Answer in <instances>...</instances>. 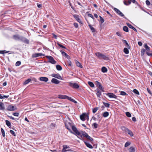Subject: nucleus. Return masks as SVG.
<instances>
[{
    "label": "nucleus",
    "mask_w": 152,
    "mask_h": 152,
    "mask_svg": "<svg viewBox=\"0 0 152 152\" xmlns=\"http://www.w3.org/2000/svg\"><path fill=\"white\" fill-rule=\"evenodd\" d=\"M12 38L16 40L20 41L27 44L29 43V41L28 39L23 37L20 36L19 35L17 34L13 35Z\"/></svg>",
    "instance_id": "nucleus-1"
},
{
    "label": "nucleus",
    "mask_w": 152,
    "mask_h": 152,
    "mask_svg": "<svg viewBox=\"0 0 152 152\" xmlns=\"http://www.w3.org/2000/svg\"><path fill=\"white\" fill-rule=\"evenodd\" d=\"M150 51V48H145V49H142L141 50V55L143 56L145 53L149 56L152 57V53H149Z\"/></svg>",
    "instance_id": "nucleus-2"
},
{
    "label": "nucleus",
    "mask_w": 152,
    "mask_h": 152,
    "mask_svg": "<svg viewBox=\"0 0 152 152\" xmlns=\"http://www.w3.org/2000/svg\"><path fill=\"white\" fill-rule=\"evenodd\" d=\"M95 54L99 58H102L106 60L107 58V57H106V56L100 53H95Z\"/></svg>",
    "instance_id": "nucleus-3"
},
{
    "label": "nucleus",
    "mask_w": 152,
    "mask_h": 152,
    "mask_svg": "<svg viewBox=\"0 0 152 152\" xmlns=\"http://www.w3.org/2000/svg\"><path fill=\"white\" fill-rule=\"evenodd\" d=\"M65 125L66 128L71 133H73L71 130V128H72V127L73 126L72 124L71 123L68 122L65 123Z\"/></svg>",
    "instance_id": "nucleus-4"
},
{
    "label": "nucleus",
    "mask_w": 152,
    "mask_h": 152,
    "mask_svg": "<svg viewBox=\"0 0 152 152\" xmlns=\"http://www.w3.org/2000/svg\"><path fill=\"white\" fill-rule=\"evenodd\" d=\"M46 57L48 59L49 62L52 64H55L56 61L54 60L53 58L50 56H46Z\"/></svg>",
    "instance_id": "nucleus-5"
},
{
    "label": "nucleus",
    "mask_w": 152,
    "mask_h": 152,
    "mask_svg": "<svg viewBox=\"0 0 152 152\" xmlns=\"http://www.w3.org/2000/svg\"><path fill=\"white\" fill-rule=\"evenodd\" d=\"M114 10L118 14V15L123 18H124V15L118 9L116 8H114Z\"/></svg>",
    "instance_id": "nucleus-6"
},
{
    "label": "nucleus",
    "mask_w": 152,
    "mask_h": 152,
    "mask_svg": "<svg viewBox=\"0 0 152 152\" xmlns=\"http://www.w3.org/2000/svg\"><path fill=\"white\" fill-rule=\"evenodd\" d=\"M72 129L73 130V131L75 132V133H72L75 134H76L77 135H80V133L77 130V128L74 126H73L72 127Z\"/></svg>",
    "instance_id": "nucleus-7"
},
{
    "label": "nucleus",
    "mask_w": 152,
    "mask_h": 152,
    "mask_svg": "<svg viewBox=\"0 0 152 152\" xmlns=\"http://www.w3.org/2000/svg\"><path fill=\"white\" fill-rule=\"evenodd\" d=\"M16 108L15 106L12 105H10L8 106L7 108V110L9 111H14L16 109Z\"/></svg>",
    "instance_id": "nucleus-8"
},
{
    "label": "nucleus",
    "mask_w": 152,
    "mask_h": 152,
    "mask_svg": "<svg viewBox=\"0 0 152 152\" xmlns=\"http://www.w3.org/2000/svg\"><path fill=\"white\" fill-rule=\"evenodd\" d=\"M51 76L53 77L58 78L59 79H62V77L59 74H53L51 75Z\"/></svg>",
    "instance_id": "nucleus-9"
},
{
    "label": "nucleus",
    "mask_w": 152,
    "mask_h": 152,
    "mask_svg": "<svg viewBox=\"0 0 152 152\" xmlns=\"http://www.w3.org/2000/svg\"><path fill=\"white\" fill-rule=\"evenodd\" d=\"M69 85L74 88H78L79 87V86L78 84L76 83H69Z\"/></svg>",
    "instance_id": "nucleus-10"
},
{
    "label": "nucleus",
    "mask_w": 152,
    "mask_h": 152,
    "mask_svg": "<svg viewBox=\"0 0 152 152\" xmlns=\"http://www.w3.org/2000/svg\"><path fill=\"white\" fill-rule=\"evenodd\" d=\"M39 80L41 81L46 82L48 81V79L45 77H41L39 78Z\"/></svg>",
    "instance_id": "nucleus-11"
},
{
    "label": "nucleus",
    "mask_w": 152,
    "mask_h": 152,
    "mask_svg": "<svg viewBox=\"0 0 152 152\" xmlns=\"http://www.w3.org/2000/svg\"><path fill=\"white\" fill-rule=\"evenodd\" d=\"M45 55L44 54H43L42 53H35L32 55V57H38L40 56H44Z\"/></svg>",
    "instance_id": "nucleus-12"
},
{
    "label": "nucleus",
    "mask_w": 152,
    "mask_h": 152,
    "mask_svg": "<svg viewBox=\"0 0 152 152\" xmlns=\"http://www.w3.org/2000/svg\"><path fill=\"white\" fill-rule=\"evenodd\" d=\"M107 95L110 98H116L117 96L113 93H108Z\"/></svg>",
    "instance_id": "nucleus-13"
},
{
    "label": "nucleus",
    "mask_w": 152,
    "mask_h": 152,
    "mask_svg": "<svg viewBox=\"0 0 152 152\" xmlns=\"http://www.w3.org/2000/svg\"><path fill=\"white\" fill-rule=\"evenodd\" d=\"M74 17L78 22L80 23H82V21L79 18V16L78 15H74Z\"/></svg>",
    "instance_id": "nucleus-14"
},
{
    "label": "nucleus",
    "mask_w": 152,
    "mask_h": 152,
    "mask_svg": "<svg viewBox=\"0 0 152 152\" xmlns=\"http://www.w3.org/2000/svg\"><path fill=\"white\" fill-rule=\"evenodd\" d=\"M51 82L55 84H58L59 83L60 81L56 79L53 78L51 80Z\"/></svg>",
    "instance_id": "nucleus-15"
},
{
    "label": "nucleus",
    "mask_w": 152,
    "mask_h": 152,
    "mask_svg": "<svg viewBox=\"0 0 152 152\" xmlns=\"http://www.w3.org/2000/svg\"><path fill=\"white\" fill-rule=\"evenodd\" d=\"M69 147L67 145H64L63 146V149H62V151L65 152L66 151V149L69 148Z\"/></svg>",
    "instance_id": "nucleus-16"
},
{
    "label": "nucleus",
    "mask_w": 152,
    "mask_h": 152,
    "mask_svg": "<svg viewBox=\"0 0 152 152\" xmlns=\"http://www.w3.org/2000/svg\"><path fill=\"white\" fill-rule=\"evenodd\" d=\"M86 114H83L81 115L80 116V119L82 121H84L85 120V116H86Z\"/></svg>",
    "instance_id": "nucleus-17"
},
{
    "label": "nucleus",
    "mask_w": 152,
    "mask_h": 152,
    "mask_svg": "<svg viewBox=\"0 0 152 152\" xmlns=\"http://www.w3.org/2000/svg\"><path fill=\"white\" fill-rule=\"evenodd\" d=\"M5 109V107L4 104L1 102H0V110H4Z\"/></svg>",
    "instance_id": "nucleus-18"
},
{
    "label": "nucleus",
    "mask_w": 152,
    "mask_h": 152,
    "mask_svg": "<svg viewBox=\"0 0 152 152\" xmlns=\"http://www.w3.org/2000/svg\"><path fill=\"white\" fill-rule=\"evenodd\" d=\"M84 142L88 147L90 148H93V147L92 145L89 143L85 141H84Z\"/></svg>",
    "instance_id": "nucleus-19"
},
{
    "label": "nucleus",
    "mask_w": 152,
    "mask_h": 152,
    "mask_svg": "<svg viewBox=\"0 0 152 152\" xmlns=\"http://www.w3.org/2000/svg\"><path fill=\"white\" fill-rule=\"evenodd\" d=\"M61 54L63 56H65L66 58H67L68 59L69 58V56L67 55L66 53L65 52L62 51L61 52Z\"/></svg>",
    "instance_id": "nucleus-20"
},
{
    "label": "nucleus",
    "mask_w": 152,
    "mask_h": 152,
    "mask_svg": "<svg viewBox=\"0 0 152 152\" xmlns=\"http://www.w3.org/2000/svg\"><path fill=\"white\" fill-rule=\"evenodd\" d=\"M129 152H134L135 151V149L134 147L131 146L129 148Z\"/></svg>",
    "instance_id": "nucleus-21"
},
{
    "label": "nucleus",
    "mask_w": 152,
    "mask_h": 152,
    "mask_svg": "<svg viewBox=\"0 0 152 152\" xmlns=\"http://www.w3.org/2000/svg\"><path fill=\"white\" fill-rule=\"evenodd\" d=\"M101 92L99 90H97L96 93V94L98 97H100L101 94Z\"/></svg>",
    "instance_id": "nucleus-22"
},
{
    "label": "nucleus",
    "mask_w": 152,
    "mask_h": 152,
    "mask_svg": "<svg viewBox=\"0 0 152 152\" xmlns=\"http://www.w3.org/2000/svg\"><path fill=\"white\" fill-rule=\"evenodd\" d=\"M67 96L60 95L58 96V98L61 99H66Z\"/></svg>",
    "instance_id": "nucleus-23"
},
{
    "label": "nucleus",
    "mask_w": 152,
    "mask_h": 152,
    "mask_svg": "<svg viewBox=\"0 0 152 152\" xmlns=\"http://www.w3.org/2000/svg\"><path fill=\"white\" fill-rule=\"evenodd\" d=\"M31 79H28L26 80L23 83L24 85H26L28 83L31 81Z\"/></svg>",
    "instance_id": "nucleus-24"
},
{
    "label": "nucleus",
    "mask_w": 152,
    "mask_h": 152,
    "mask_svg": "<svg viewBox=\"0 0 152 152\" xmlns=\"http://www.w3.org/2000/svg\"><path fill=\"white\" fill-rule=\"evenodd\" d=\"M56 68L57 70L59 71H61L62 70V69L61 66L59 65H58L56 66Z\"/></svg>",
    "instance_id": "nucleus-25"
},
{
    "label": "nucleus",
    "mask_w": 152,
    "mask_h": 152,
    "mask_svg": "<svg viewBox=\"0 0 152 152\" xmlns=\"http://www.w3.org/2000/svg\"><path fill=\"white\" fill-rule=\"evenodd\" d=\"M88 26L91 30L93 32H95V30L94 28L92 27L91 26L90 24H89Z\"/></svg>",
    "instance_id": "nucleus-26"
},
{
    "label": "nucleus",
    "mask_w": 152,
    "mask_h": 152,
    "mask_svg": "<svg viewBox=\"0 0 152 152\" xmlns=\"http://www.w3.org/2000/svg\"><path fill=\"white\" fill-rule=\"evenodd\" d=\"M76 64L77 66L78 67H80V68H82L83 66L80 64V63L78 61H76Z\"/></svg>",
    "instance_id": "nucleus-27"
},
{
    "label": "nucleus",
    "mask_w": 152,
    "mask_h": 152,
    "mask_svg": "<svg viewBox=\"0 0 152 152\" xmlns=\"http://www.w3.org/2000/svg\"><path fill=\"white\" fill-rule=\"evenodd\" d=\"M129 134L131 136H133V134L132 132L128 129V131L126 132Z\"/></svg>",
    "instance_id": "nucleus-28"
},
{
    "label": "nucleus",
    "mask_w": 152,
    "mask_h": 152,
    "mask_svg": "<svg viewBox=\"0 0 152 152\" xmlns=\"http://www.w3.org/2000/svg\"><path fill=\"white\" fill-rule=\"evenodd\" d=\"M81 134H82V135L83 137H86L88 135V134L85 132H82Z\"/></svg>",
    "instance_id": "nucleus-29"
},
{
    "label": "nucleus",
    "mask_w": 152,
    "mask_h": 152,
    "mask_svg": "<svg viewBox=\"0 0 152 152\" xmlns=\"http://www.w3.org/2000/svg\"><path fill=\"white\" fill-rule=\"evenodd\" d=\"M102 71L104 73L106 72L107 71V69L105 67H103L102 68Z\"/></svg>",
    "instance_id": "nucleus-30"
},
{
    "label": "nucleus",
    "mask_w": 152,
    "mask_h": 152,
    "mask_svg": "<svg viewBox=\"0 0 152 152\" xmlns=\"http://www.w3.org/2000/svg\"><path fill=\"white\" fill-rule=\"evenodd\" d=\"M123 30L124 31H126V32H129L128 28L126 26H124V27H123Z\"/></svg>",
    "instance_id": "nucleus-31"
},
{
    "label": "nucleus",
    "mask_w": 152,
    "mask_h": 152,
    "mask_svg": "<svg viewBox=\"0 0 152 152\" xmlns=\"http://www.w3.org/2000/svg\"><path fill=\"white\" fill-rule=\"evenodd\" d=\"M122 130L124 131H125L126 132H127L129 129L126 128V127L122 126L121 127Z\"/></svg>",
    "instance_id": "nucleus-32"
},
{
    "label": "nucleus",
    "mask_w": 152,
    "mask_h": 152,
    "mask_svg": "<svg viewBox=\"0 0 152 152\" xmlns=\"http://www.w3.org/2000/svg\"><path fill=\"white\" fill-rule=\"evenodd\" d=\"M124 52L126 54H128L129 53V50L127 48H124Z\"/></svg>",
    "instance_id": "nucleus-33"
},
{
    "label": "nucleus",
    "mask_w": 152,
    "mask_h": 152,
    "mask_svg": "<svg viewBox=\"0 0 152 152\" xmlns=\"http://www.w3.org/2000/svg\"><path fill=\"white\" fill-rule=\"evenodd\" d=\"M109 115V113L108 112H104L103 115V116L104 117L108 116Z\"/></svg>",
    "instance_id": "nucleus-34"
},
{
    "label": "nucleus",
    "mask_w": 152,
    "mask_h": 152,
    "mask_svg": "<svg viewBox=\"0 0 152 152\" xmlns=\"http://www.w3.org/2000/svg\"><path fill=\"white\" fill-rule=\"evenodd\" d=\"M9 51H6V50H0V54H4L6 53H8Z\"/></svg>",
    "instance_id": "nucleus-35"
},
{
    "label": "nucleus",
    "mask_w": 152,
    "mask_h": 152,
    "mask_svg": "<svg viewBox=\"0 0 152 152\" xmlns=\"http://www.w3.org/2000/svg\"><path fill=\"white\" fill-rule=\"evenodd\" d=\"M88 84H89V85L91 87L93 88L94 87V84L92 82H88Z\"/></svg>",
    "instance_id": "nucleus-36"
},
{
    "label": "nucleus",
    "mask_w": 152,
    "mask_h": 152,
    "mask_svg": "<svg viewBox=\"0 0 152 152\" xmlns=\"http://www.w3.org/2000/svg\"><path fill=\"white\" fill-rule=\"evenodd\" d=\"M1 131L2 135L3 136V137H4L5 136V132H4V129L3 128H1Z\"/></svg>",
    "instance_id": "nucleus-37"
},
{
    "label": "nucleus",
    "mask_w": 152,
    "mask_h": 152,
    "mask_svg": "<svg viewBox=\"0 0 152 152\" xmlns=\"http://www.w3.org/2000/svg\"><path fill=\"white\" fill-rule=\"evenodd\" d=\"M86 138L87 139L91 141H93V139L90 136H89L88 135L87 136Z\"/></svg>",
    "instance_id": "nucleus-38"
},
{
    "label": "nucleus",
    "mask_w": 152,
    "mask_h": 152,
    "mask_svg": "<svg viewBox=\"0 0 152 152\" xmlns=\"http://www.w3.org/2000/svg\"><path fill=\"white\" fill-rule=\"evenodd\" d=\"M133 92L137 95H139V93L138 91L136 89H134L133 90Z\"/></svg>",
    "instance_id": "nucleus-39"
},
{
    "label": "nucleus",
    "mask_w": 152,
    "mask_h": 152,
    "mask_svg": "<svg viewBox=\"0 0 152 152\" xmlns=\"http://www.w3.org/2000/svg\"><path fill=\"white\" fill-rule=\"evenodd\" d=\"M6 124L8 126H9L11 125L10 123L8 120L6 121Z\"/></svg>",
    "instance_id": "nucleus-40"
},
{
    "label": "nucleus",
    "mask_w": 152,
    "mask_h": 152,
    "mask_svg": "<svg viewBox=\"0 0 152 152\" xmlns=\"http://www.w3.org/2000/svg\"><path fill=\"white\" fill-rule=\"evenodd\" d=\"M104 105L107 107H109L110 104L108 103L103 102Z\"/></svg>",
    "instance_id": "nucleus-41"
},
{
    "label": "nucleus",
    "mask_w": 152,
    "mask_h": 152,
    "mask_svg": "<svg viewBox=\"0 0 152 152\" xmlns=\"http://www.w3.org/2000/svg\"><path fill=\"white\" fill-rule=\"evenodd\" d=\"M126 115L129 117H130L131 116V114L129 112H126Z\"/></svg>",
    "instance_id": "nucleus-42"
},
{
    "label": "nucleus",
    "mask_w": 152,
    "mask_h": 152,
    "mask_svg": "<svg viewBox=\"0 0 152 152\" xmlns=\"http://www.w3.org/2000/svg\"><path fill=\"white\" fill-rule=\"evenodd\" d=\"M98 110V107H95L93 109V113H95Z\"/></svg>",
    "instance_id": "nucleus-43"
},
{
    "label": "nucleus",
    "mask_w": 152,
    "mask_h": 152,
    "mask_svg": "<svg viewBox=\"0 0 152 152\" xmlns=\"http://www.w3.org/2000/svg\"><path fill=\"white\" fill-rule=\"evenodd\" d=\"M98 88L102 91H104L103 88L102 87V86L101 84L98 87Z\"/></svg>",
    "instance_id": "nucleus-44"
},
{
    "label": "nucleus",
    "mask_w": 152,
    "mask_h": 152,
    "mask_svg": "<svg viewBox=\"0 0 152 152\" xmlns=\"http://www.w3.org/2000/svg\"><path fill=\"white\" fill-rule=\"evenodd\" d=\"M21 62L20 61H17L16 64H15V65L16 66H19L21 64Z\"/></svg>",
    "instance_id": "nucleus-45"
},
{
    "label": "nucleus",
    "mask_w": 152,
    "mask_h": 152,
    "mask_svg": "<svg viewBox=\"0 0 152 152\" xmlns=\"http://www.w3.org/2000/svg\"><path fill=\"white\" fill-rule=\"evenodd\" d=\"M130 144V142H126L125 144V147H127Z\"/></svg>",
    "instance_id": "nucleus-46"
},
{
    "label": "nucleus",
    "mask_w": 152,
    "mask_h": 152,
    "mask_svg": "<svg viewBox=\"0 0 152 152\" xmlns=\"http://www.w3.org/2000/svg\"><path fill=\"white\" fill-rule=\"evenodd\" d=\"M122 41L124 43L126 44V45H127V46H129L128 43L127 42V41L126 40L123 39L122 40Z\"/></svg>",
    "instance_id": "nucleus-47"
},
{
    "label": "nucleus",
    "mask_w": 152,
    "mask_h": 152,
    "mask_svg": "<svg viewBox=\"0 0 152 152\" xmlns=\"http://www.w3.org/2000/svg\"><path fill=\"white\" fill-rule=\"evenodd\" d=\"M10 132L14 136H16V135L15 134V132L13 131L12 130H10Z\"/></svg>",
    "instance_id": "nucleus-48"
},
{
    "label": "nucleus",
    "mask_w": 152,
    "mask_h": 152,
    "mask_svg": "<svg viewBox=\"0 0 152 152\" xmlns=\"http://www.w3.org/2000/svg\"><path fill=\"white\" fill-rule=\"evenodd\" d=\"M99 17L100 18V21L101 23H102L104 22V19L101 16H100Z\"/></svg>",
    "instance_id": "nucleus-49"
},
{
    "label": "nucleus",
    "mask_w": 152,
    "mask_h": 152,
    "mask_svg": "<svg viewBox=\"0 0 152 152\" xmlns=\"http://www.w3.org/2000/svg\"><path fill=\"white\" fill-rule=\"evenodd\" d=\"M127 25L129 28H132L133 27V26L129 23H127Z\"/></svg>",
    "instance_id": "nucleus-50"
},
{
    "label": "nucleus",
    "mask_w": 152,
    "mask_h": 152,
    "mask_svg": "<svg viewBox=\"0 0 152 152\" xmlns=\"http://www.w3.org/2000/svg\"><path fill=\"white\" fill-rule=\"evenodd\" d=\"M121 94L122 95L124 96L126 94V92L124 91H121Z\"/></svg>",
    "instance_id": "nucleus-51"
},
{
    "label": "nucleus",
    "mask_w": 152,
    "mask_h": 152,
    "mask_svg": "<svg viewBox=\"0 0 152 152\" xmlns=\"http://www.w3.org/2000/svg\"><path fill=\"white\" fill-rule=\"evenodd\" d=\"M93 126L96 129V128H97V127H98V125L96 123H94L93 124Z\"/></svg>",
    "instance_id": "nucleus-52"
},
{
    "label": "nucleus",
    "mask_w": 152,
    "mask_h": 152,
    "mask_svg": "<svg viewBox=\"0 0 152 152\" xmlns=\"http://www.w3.org/2000/svg\"><path fill=\"white\" fill-rule=\"evenodd\" d=\"M80 134H81V133H80V135H78V136H77V137H78V138H79L80 139L83 140L82 139V137L83 136Z\"/></svg>",
    "instance_id": "nucleus-53"
},
{
    "label": "nucleus",
    "mask_w": 152,
    "mask_h": 152,
    "mask_svg": "<svg viewBox=\"0 0 152 152\" xmlns=\"http://www.w3.org/2000/svg\"><path fill=\"white\" fill-rule=\"evenodd\" d=\"M116 34L118 36L121 37V34L120 33V32L118 31L116 32Z\"/></svg>",
    "instance_id": "nucleus-54"
},
{
    "label": "nucleus",
    "mask_w": 152,
    "mask_h": 152,
    "mask_svg": "<svg viewBox=\"0 0 152 152\" xmlns=\"http://www.w3.org/2000/svg\"><path fill=\"white\" fill-rule=\"evenodd\" d=\"M13 115L15 116H18L19 115V114L18 113H15L13 114Z\"/></svg>",
    "instance_id": "nucleus-55"
},
{
    "label": "nucleus",
    "mask_w": 152,
    "mask_h": 152,
    "mask_svg": "<svg viewBox=\"0 0 152 152\" xmlns=\"http://www.w3.org/2000/svg\"><path fill=\"white\" fill-rule=\"evenodd\" d=\"M145 2H146V4L148 6H149L150 4V1H148V0H146Z\"/></svg>",
    "instance_id": "nucleus-56"
},
{
    "label": "nucleus",
    "mask_w": 152,
    "mask_h": 152,
    "mask_svg": "<svg viewBox=\"0 0 152 152\" xmlns=\"http://www.w3.org/2000/svg\"><path fill=\"white\" fill-rule=\"evenodd\" d=\"M96 85L98 87L101 85V83L98 81H96Z\"/></svg>",
    "instance_id": "nucleus-57"
},
{
    "label": "nucleus",
    "mask_w": 152,
    "mask_h": 152,
    "mask_svg": "<svg viewBox=\"0 0 152 152\" xmlns=\"http://www.w3.org/2000/svg\"><path fill=\"white\" fill-rule=\"evenodd\" d=\"M88 17H90L91 18H92V19H94V17L91 14H88Z\"/></svg>",
    "instance_id": "nucleus-58"
},
{
    "label": "nucleus",
    "mask_w": 152,
    "mask_h": 152,
    "mask_svg": "<svg viewBox=\"0 0 152 152\" xmlns=\"http://www.w3.org/2000/svg\"><path fill=\"white\" fill-rule=\"evenodd\" d=\"M74 25L76 28H77L78 27V24L77 23H74Z\"/></svg>",
    "instance_id": "nucleus-59"
},
{
    "label": "nucleus",
    "mask_w": 152,
    "mask_h": 152,
    "mask_svg": "<svg viewBox=\"0 0 152 152\" xmlns=\"http://www.w3.org/2000/svg\"><path fill=\"white\" fill-rule=\"evenodd\" d=\"M57 44H58V45L59 46H60V47H61V48H65V47H64V46H63V45H61V44H60V43H57Z\"/></svg>",
    "instance_id": "nucleus-60"
},
{
    "label": "nucleus",
    "mask_w": 152,
    "mask_h": 152,
    "mask_svg": "<svg viewBox=\"0 0 152 152\" xmlns=\"http://www.w3.org/2000/svg\"><path fill=\"white\" fill-rule=\"evenodd\" d=\"M68 65L69 66H71L72 65V62L71 61H70L69 60L68 61Z\"/></svg>",
    "instance_id": "nucleus-61"
},
{
    "label": "nucleus",
    "mask_w": 152,
    "mask_h": 152,
    "mask_svg": "<svg viewBox=\"0 0 152 152\" xmlns=\"http://www.w3.org/2000/svg\"><path fill=\"white\" fill-rule=\"evenodd\" d=\"M52 35H53V37L55 39H57V36L55 34H52Z\"/></svg>",
    "instance_id": "nucleus-62"
},
{
    "label": "nucleus",
    "mask_w": 152,
    "mask_h": 152,
    "mask_svg": "<svg viewBox=\"0 0 152 152\" xmlns=\"http://www.w3.org/2000/svg\"><path fill=\"white\" fill-rule=\"evenodd\" d=\"M72 99V98L71 97H69L67 96L66 99H68L69 100L71 101V99Z\"/></svg>",
    "instance_id": "nucleus-63"
},
{
    "label": "nucleus",
    "mask_w": 152,
    "mask_h": 152,
    "mask_svg": "<svg viewBox=\"0 0 152 152\" xmlns=\"http://www.w3.org/2000/svg\"><path fill=\"white\" fill-rule=\"evenodd\" d=\"M132 120L134 121H136V118L134 117H133L132 118Z\"/></svg>",
    "instance_id": "nucleus-64"
}]
</instances>
